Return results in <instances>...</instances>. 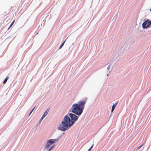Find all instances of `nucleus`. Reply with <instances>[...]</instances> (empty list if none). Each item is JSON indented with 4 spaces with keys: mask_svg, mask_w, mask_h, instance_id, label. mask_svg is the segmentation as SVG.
Listing matches in <instances>:
<instances>
[{
    "mask_svg": "<svg viewBox=\"0 0 151 151\" xmlns=\"http://www.w3.org/2000/svg\"><path fill=\"white\" fill-rule=\"evenodd\" d=\"M71 118L68 116H66L64 119V121H62V124L59 125L58 129L62 131H65L67 129L68 127H71L74 123V121H76L78 117L76 115L70 113L69 114Z\"/></svg>",
    "mask_w": 151,
    "mask_h": 151,
    "instance_id": "f257e3e1",
    "label": "nucleus"
},
{
    "mask_svg": "<svg viewBox=\"0 0 151 151\" xmlns=\"http://www.w3.org/2000/svg\"><path fill=\"white\" fill-rule=\"evenodd\" d=\"M72 107L73 108L72 110V112L78 115H80L82 113L83 110L79 107L78 104H74Z\"/></svg>",
    "mask_w": 151,
    "mask_h": 151,
    "instance_id": "f03ea898",
    "label": "nucleus"
},
{
    "mask_svg": "<svg viewBox=\"0 0 151 151\" xmlns=\"http://www.w3.org/2000/svg\"><path fill=\"white\" fill-rule=\"evenodd\" d=\"M58 139H51L49 140L47 142L46 147L47 148H48V151H49L52 150L54 147V145H53L50 147L51 145L52 144L54 143L55 142H58Z\"/></svg>",
    "mask_w": 151,
    "mask_h": 151,
    "instance_id": "7ed1b4c3",
    "label": "nucleus"
},
{
    "mask_svg": "<svg viewBox=\"0 0 151 151\" xmlns=\"http://www.w3.org/2000/svg\"><path fill=\"white\" fill-rule=\"evenodd\" d=\"M151 24V21L148 19L144 22L142 24V27L143 28H146Z\"/></svg>",
    "mask_w": 151,
    "mask_h": 151,
    "instance_id": "20e7f679",
    "label": "nucleus"
},
{
    "mask_svg": "<svg viewBox=\"0 0 151 151\" xmlns=\"http://www.w3.org/2000/svg\"><path fill=\"white\" fill-rule=\"evenodd\" d=\"M85 103L86 102L85 101H79L78 105L79 106V107L83 110L84 108V106Z\"/></svg>",
    "mask_w": 151,
    "mask_h": 151,
    "instance_id": "39448f33",
    "label": "nucleus"
},
{
    "mask_svg": "<svg viewBox=\"0 0 151 151\" xmlns=\"http://www.w3.org/2000/svg\"><path fill=\"white\" fill-rule=\"evenodd\" d=\"M118 104V102L116 103L115 104H114L112 107L111 111L112 112L114 110L115 106L117 105Z\"/></svg>",
    "mask_w": 151,
    "mask_h": 151,
    "instance_id": "423d86ee",
    "label": "nucleus"
},
{
    "mask_svg": "<svg viewBox=\"0 0 151 151\" xmlns=\"http://www.w3.org/2000/svg\"><path fill=\"white\" fill-rule=\"evenodd\" d=\"M49 111V110L47 109L44 112L43 116L45 117L47 115Z\"/></svg>",
    "mask_w": 151,
    "mask_h": 151,
    "instance_id": "0eeeda50",
    "label": "nucleus"
},
{
    "mask_svg": "<svg viewBox=\"0 0 151 151\" xmlns=\"http://www.w3.org/2000/svg\"><path fill=\"white\" fill-rule=\"evenodd\" d=\"M8 79V77H6L3 81V83L5 84L7 82Z\"/></svg>",
    "mask_w": 151,
    "mask_h": 151,
    "instance_id": "6e6552de",
    "label": "nucleus"
},
{
    "mask_svg": "<svg viewBox=\"0 0 151 151\" xmlns=\"http://www.w3.org/2000/svg\"><path fill=\"white\" fill-rule=\"evenodd\" d=\"M14 22H15V20H14V21L12 22L11 23V25H10V26H9V27L8 29H9L13 25V24L14 23Z\"/></svg>",
    "mask_w": 151,
    "mask_h": 151,
    "instance_id": "1a4fd4ad",
    "label": "nucleus"
},
{
    "mask_svg": "<svg viewBox=\"0 0 151 151\" xmlns=\"http://www.w3.org/2000/svg\"><path fill=\"white\" fill-rule=\"evenodd\" d=\"M65 41H64L61 45L60 46V47H59V49H60V48H61L63 46V45L64 44V43H65Z\"/></svg>",
    "mask_w": 151,
    "mask_h": 151,
    "instance_id": "9d476101",
    "label": "nucleus"
},
{
    "mask_svg": "<svg viewBox=\"0 0 151 151\" xmlns=\"http://www.w3.org/2000/svg\"><path fill=\"white\" fill-rule=\"evenodd\" d=\"M35 107H34V108L32 109V110H31V112H30V114H29V115H30L32 113V112L34 110V109H35Z\"/></svg>",
    "mask_w": 151,
    "mask_h": 151,
    "instance_id": "9b49d317",
    "label": "nucleus"
},
{
    "mask_svg": "<svg viewBox=\"0 0 151 151\" xmlns=\"http://www.w3.org/2000/svg\"><path fill=\"white\" fill-rule=\"evenodd\" d=\"M93 144L88 149V151H90L91 150V149L92 148V147H93Z\"/></svg>",
    "mask_w": 151,
    "mask_h": 151,
    "instance_id": "f8f14e48",
    "label": "nucleus"
},
{
    "mask_svg": "<svg viewBox=\"0 0 151 151\" xmlns=\"http://www.w3.org/2000/svg\"><path fill=\"white\" fill-rule=\"evenodd\" d=\"M143 145H140V146H139V147L137 148V150H138L139 149H140L142 146Z\"/></svg>",
    "mask_w": 151,
    "mask_h": 151,
    "instance_id": "ddd939ff",
    "label": "nucleus"
},
{
    "mask_svg": "<svg viewBox=\"0 0 151 151\" xmlns=\"http://www.w3.org/2000/svg\"><path fill=\"white\" fill-rule=\"evenodd\" d=\"M44 117H45L42 116V117L41 118L40 122H41Z\"/></svg>",
    "mask_w": 151,
    "mask_h": 151,
    "instance_id": "4468645a",
    "label": "nucleus"
},
{
    "mask_svg": "<svg viewBox=\"0 0 151 151\" xmlns=\"http://www.w3.org/2000/svg\"><path fill=\"white\" fill-rule=\"evenodd\" d=\"M150 11H151V8L150 9Z\"/></svg>",
    "mask_w": 151,
    "mask_h": 151,
    "instance_id": "2eb2a0df",
    "label": "nucleus"
}]
</instances>
